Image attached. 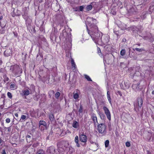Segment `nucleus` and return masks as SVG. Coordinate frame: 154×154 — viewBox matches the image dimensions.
<instances>
[{
    "mask_svg": "<svg viewBox=\"0 0 154 154\" xmlns=\"http://www.w3.org/2000/svg\"><path fill=\"white\" fill-rule=\"evenodd\" d=\"M97 50L98 51L97 52L99 55L101 54V50L98 47L97 48Z\"/></svg>",
    "mask_w": 154,
    "mask_h": 154,
    "instance_id": "603ef678",
    "label": "nucleus"
},
{
    "mask_svg": "<svg viewBox=\"0 0 154 154\" xmlns=\"http://www.w3.org/2000/svg\"><path fill=\"white\" fill-rule=\"evenodd\" d=\"M6 25V24L5 22H4V23H3L1 22V26L2 28H4Z\"/></svg>",
    "mask_w": 154,
    "mask_h": 154,
    "instance_id": "8fccbe9b",
    "label": "nucleus"
},
{
    "mask_svg": "<svg viewBox=\"0 0 154 154\" xmlns=\"http://www.w3.org/2000/svg\"><path fill=\"white\" fill-rule=\"evenodd\" d=\"M10 70H11L16 76H18L22 73L23 71L22 69L20 68L19 66L17 65L11 66Z\"/></svg>",
    "mask_w": 154,
    "mask_h": 154,
    "instance_id": "39448f33",
    "label": "nucleus"
},
{
    "mask_svg": "<svg viewBox=\"0 0 154 154\" xmlns=\"http://www.w3.org/2000/svg\"><path fill=\"white\" fill-rule=\"evenodd\" d=\"M90 142L92 144H93V143H95V144L96 145V146H97V147H98V144L96 143H94V142H93L92 141H90Z\"/></svg>",
    "mask_w": 154,
    "mask_h": 154,
    "instance_id": "e2e57ef3",
    "label": "nucleus"
},
{
    "mask_svg": "<svg viewBox=\"0 0 154 154\" xmlns=\"http://www.w3.org/2000/svg\"><path fill=\"white\" fill-rule=\"evenodd\" d=\"M49 118L51 122L55 120L54 115L53 114H50L49 115Z\"/></svg>",
    "mask_w": 154,
    "mask_h": 154,
    "instance_id": "a878e982",
    "label": "nucleus"
},
{
    "mask_svg": "<svg viewBox=\"0 0 154 154\" xmlns=\"http://www.w3.org/2000/svg\"><path fill=\"white\" fill-rule=\"evenodd\" d=\"M137 103L134 104V109L137 112L140 111V109L143 104V100L141 96L139 97L137 99Z\"/></svg>",
    "mask_w": 154,
    "mask_h": 154,
    "instance_id": "7ed1b4c3",
    "label": "nucleus"
},
{
    "mask_svg": "<svg viewBox=\"0 0 154 154\" xmlns=\"http://www.w3.org/2000/svg\"><path fill=\"white\" fill-rule=\"evenodd\" d=\"M149 41L150 42H153V41H154V38L152 37H151L149 38Z\"/></svg>",
    "mask_w": 154,
    "mask_h": 154,
    "instance_id": "13d9d810",
    "label": "nucleus"
},
{
    "mask_svg": "<svg viewBox=\"0 0 154 154\" xmlns=\"http://www.w3.org/2000/svg\"><path fill=\"white\" fill-rule=\"evenodd\" d=\"M47 124L46 122L44 121H39V129L42 131H44L46 129Z\"/></svg>",
    "mask_w": 154,
    "mask_h": 154,
    "instance_id": "6e6552de",
    "label": "nucleus"
},
{
    "mask_svg": "<svg viewBox=\"0 0 154 154\" xmlns=\"http://www.w3.org/2000/svg\"><path fill=\"white\" fill-rule=\"evenodd\" d=\"M26 138L27 142H29L31 139V136L30 135H27L26 137Z\"/></svg>",
    "mask_w": 154,
    "mask_h": 154,
    "instance_id": "c9c22d12",
    "label": "nucleus"
},
{
    "mask_svg": "<svg viewBox=\"0 0 154 154\" xmlns=\"http://www.w3.org/2000/svg\"><path fill=\"white\" fill-rule=\"evenodd\" d=\"M85 5H83L82 6H80L79 7V11H83V9H85Z\"/></svg>",
    "mask_w": 154,
    "mask_h": 154,
    "instance_id": "7c9ffc66",
    "label": "nucleus"
},
{
    "mask_svg": "<svg viewBox=\"0 0 154 154\" xmlns=\"http://www.w3.org/2000/svg\"><path fill=\"white\" fill-rule=\"evenodd\" d=\"M132 88L136 91H141L143 88V86L140 85V83L139 82L137 84H133L132 86Z\"/></svg>",
    "mask_w": 154,
    "mask_h": 154,
    "instance_id": "1a4fd4ad",
    "label": "nucleus"
},
{
    "mask_svg": "<svg viewBox=\"0 0 154 154\" xmlns=\"http://www.w3.org/2000/svg\"><path fill=\"white\" fill-rule=\"evenodd\" d=\"M125 145L126 146L128 147L130 146L131 144L129 142H127L126 143Z\"/></svg>",
    "mask_w": 154,
    "mask_h": 154,
    "instance_id": "5fc2aeb1",
    "label": "nucleus"
},
{
    "mask_svg": "<svg viewBox=\"0 0 154 154\" xmlns=\"http://www.w3.org/2000/svg\"><path fill=\"white\" fill-rule=\"evenodd\" d=\"M67 47H65L67 51H69L71 48L72 45L70 43H69L68 44H66Z\"/></svg>",
    "mask_w": 154,
    "mask_h": 154,
    "instance_id": "b1692460",
    "label": "nucleus"
},
{
    "mask_svg": "<svg viewBox=\"0 0 154 154\" xmlns=\"http://www.w3.org/2000/svg\"><path fill=\"white\" fill-rule=\"evenodd\" d=\"M41 40V44L39 43V47H44L45 46L47 47L48 45V43L46 42V39L43 36H39V39Z\"/></svg>",
    "mask_w": 154,
    "mask_h": 154,
    "instance_id": "0eeeda50",
    "label": "nucleus"
},
{
    "mask_svg": "<svg viewBox=\"0 0 154 154\" xmlns=\"http://www.w3.org/2000/svg\"><path fill=\"white\" fill-rule=\"evenodd\" d=\"M97 127L98 132L100 133L102 136L106 135V126L105 124H100L97 125Z\"/></svg>",
    "mask_w": 154,
    "mask_h": 154,
    "instance_id": "20e7f679",
    "label": "nucleus"
},
{
    "mask_svg": "<svg viewBox=\"0 0 154 154\" xmlns=\"http://www.w3.org/2000/svg\"><path fill=\"white\" fill-rule=\"evenodd\" d=\"M107 97L109 103H111V97H110V93L109 91H108L107 92Z\"/></svg>",
    "mask_w": 154,
    "mask_h": 154,
    "instance_id": "c85d7f7f",
    "label": "nucleus"
},
{
    "mask_svg": "<svg viewBox=\"0 0 154 154\" xmlns=\"http://www.w3.org/2000/svg\"><path fill=\"white\" fill-rule=\"evenodd\" d=\"M107 45H108V44H107V45H106L104 46V48L107 51H109V49H108L109 47H108Z\"/></svg>",
    "mask_w": 154,
    "mask_h": 154,
    "instance_id": "bf43d9fd",
    "label": "nucleus"
},
{
    "mask_svg": "<svg viewBox=\"0 0 154 154\" xmlns=\"http://www.w3.org/2000/svg\"><path fill=\"white\" fill-rule=\"evenodd\" d=\"M11 15L12 17H14L15 16H16V13L15 12V10L14 9V11H13V12L11 13Z\"/></svg>",
    "mask_w": 154,
    "mask_h": 154,
    "instance_id": "864d4df0",
    "label": "nucleus"
},
{
    "mask_svg": "<svg viewBox=\"0 0 154 154\" xmlns=\"http://www.w3.org/2000/svg\"><path fill=\"white\" fill-rule=\"evenodd\" d=\"M79 136L76 135L75 139V142L76 143V146L78 147H80V144L79 142H81L84 143L83 144L81 143V144L83 146H85L86 145V142L87 141L88 138L86 135L84 134L83 132L82 134L80 133L79 134Z\"/></svg>",
    "mask_w": 154,
    "mask_h": 154,
    "instance_id": "f03ea898",
    "label": "nucleus"
},
{
    "mask_svg": "<svg viewBox=\"0 0 154 154\" xmlns=\"http://www.w3.org/2000/svg\"><path fill=\"white\" fill-rule=\"evenodd\" d=\"M78 92H79V90H77L76 93H75V92L73 93V98L75 99H78L79 97Z\"/></svg>",
    "mask_w": 154,
    "mask_h": 154,
    "instance_id": "4be33fe9",
    "label": "nucleus"
},
{
    "mask_svg": "<svg viewBox=\"0 0 154 154\" xmlns=\"http://www.w3.org/2000/svg\"><path fill=\"white\" fill-rule=\"evenodd\" d=\"M23 93L24 95L27 96L29 95V91L28 89H26L23 91Z\"/></svg>",
    "mask_w": 154,
    "mask_h": 154,
    "instance_id": "bb28decb",
    "label": "nucleus"
},
{
    "mask_svg": "<svg viewBox=\"0 0 154 154\" xmlns=\"http://www.w3.org/2000/svg\"><path fill=\"white\" fill-rule=\"evenodd\" d=\"M109 140H106L105 141V147L106 148L108 146L109 144Z\"/></svg>",
    "mask_w": 154,
    "mask_h": 154,
    "instance_id": "72a5a7b5",
    "label": "nucleus"
},
{
    "mask_svg": "<svg viewBox=\"0 0 154 154\" xmlns=\"http://www.w3.org/2000/svg\"><path fill=\"white\" fill-rule=\"evenodd\" d=\"M26 21V25L27 29H31L32 28V19L30 16L28 17L26 19H24Z\"/></svg>",
    "mask_w": 154,
    "mask_h": 154,
    "instance_id": "423d86ee",
    "label": "nucleus"
},
{
    "mask_svg": "<svg viewBox=\"0 0 154 154\" xmlns=\"http://www.w3.org/2000/svg\"><path fill=\"white\" fill-rule=\"evenodd\" d=\"M4 28H2L0 30V33L1 34H4L5 33V30Z\"/></svg>",
    "mask_w": 154,
    "mask_h": 154,
    "instance_id": "a19ab883",
    "label": "nucleus"
},
{
    "mask_svg": "<svg viewBox=\"0 0 154 154\" xmlns=\"http://www.w3.org/2000/svg\"><path fill=\"white\" fill-rule=\"evenodd\" d=\"M54 91L53 90L50 91L48 93L49 97L51 98V96H54Z\"/></svg>",
    "mask_w": 154,
    "mask_h": 154,
    "instance_id": "393cba45",
    "label": "nucleus"
},
{
    "mask_svg": "<svg viewBox=\"0 0 154 154\" xmlns=\"http://www.w3.org/2000/svg\"><path fill=\"white\" fill-rule=\"evenodd\" d=\"M128 49H129V51H128V56L130 57H131L132 56H131V55H130L131 49L130 48H128Z\"/></svg>",
    "mask_w": 154,
    "mask_h": 154,
    "instance_id": "680f3d73",
    "label": "nucleus"
},
{
    "mask_svg": "<svg viewBox=\"0 0 154 154\" xmlns=\"http://www.w3.org/2000/svg\"><path fill=\"white\" fill-rule=\"evenodd\" d=\"M85 78L88 81H92V80L91 79L90 77L87 75H84Z\"/></svg>",
    "mask_w": 154,
    "mask_h": 154,
    "instance_id": "2f4dec72",
    "label": "nucleus"
},
{
    "mask_svg": "<svg viewBox=\"0 0 154 154\" xmlns=\"http://www.w3.org/2000/svg\"><path fill=\"white\" fill-rule=\"evenodd\" d=\"M116 94L117 95H119L120 96H122V94L121 92L120 91H118L116 92Z\"/></svg>",
    "mask_w": 154,
    "mask_h": 154,
    "instance_id": "3c124183",
    "label": "nucleus"
},
{
    "mask_svg": "<svg viewBox=\"0 0 154 154\" xmlns=\"http://www.w3.org/2000/svg\"><path fill=\"white\" fill-rule=\"evenodd\" d=\"M39 99H40V103H44L46 100V96L44 94L39 95Z\"/></svg>",
    "mask_w": 154,
    "mask_h": 154,
    "instance_id": "2eb2a0df",
    "label": "nucleus"
},
{
    "mask_svg": "<svg viewBox=\"0 0 154 154\" xmlns=\"http://www.w3.org/2000/svg\"><path fill=\"white\" fill-rule=\"evenodd\" d=\"M128 30L131 32H136L138 31V28L135 26H132L128 28Z\"/></svg>",
    "mask_w": 154,
    "mask_h": 154,
    "instance_id": "ddd939ff",
    "label": "nucleus"
},
{
    "mask_svg": "<svg viewBox=\"0 0 154 154\" xmlns=\"http://www.w3.org/2000/svg\"><path fill=\"white\" fill-rule=\"evenodd\" d=\"M10 119L9 118H8L6 119V122L7 123H9L10 122Z\"/></svg>",
    "mask_w": 154,
    "mask_h": 154,
    "instance_id": "052dcab7",
    "label": "nucleus"
},
{
    "mask_svg": "<svg viewBox=\"0 0 154 154\" xmlns=\"http://www.w3.org/2000/svg\"><path fill=\"white\" fill-rule=\"evenodd\" d=\"M92 8V6L91 5H88L87 6L86 8H85V10H86V11H89L91 10Z\"/></svg>",
    "mask_w": 154,
    "mask_h": 154,
    "instance_id": "5701e85b",
    "label": "nucleus"
},
{
    "mask_svg": "<svg viewBox=\"0 0 154 154\" xmlns=\"http://www.w3.org/2000/svg\"><path fill=\"white\" fill-rule=\"evenodd\" d=\"M48 152H49V154H55V148L53 146L50 147L48 150Z\"/></svg>",
    "mask_w": 154,
    "mask_h": 154,
    "instance_id": "dca6fc26",
    "label": "nucleus"
},
{
    "mask_svg": "<svg viewBox=\"0 0 154 154\" xmlns=\"http://www.w3.org/2000/svg\"><path fill=\"white\" fill-rule=\"evenodd\" d=\"M147 154H152V153L151 152H150L149 150L146 151Z\"/></svg>",
    "mask_w": 154,
    "mask_h": 154,
    "instance_id": "69168bd1",
    "label": "nucleus"
},
{
    "mask_svg": "<svg viewBox=\"0 0 154 154\" xmlns=\"http://www.w3.org/2000/svg\"><path fill=\"white\" fill-rule=\"evenodd\" d=\"M26 116L24 115H22L21 117V119L22 120H24L25 119H26Z\"/></svg>",
    "mask_w": 154,
    "mask_h": 154,
    "instance_id": "4d7b16f0",
    "label": "nucleus"
},
{
    "mask_svg": "<svg viewBox=\"0 0 154 154\" xmlns=\"http://www.w3.org/2000/svg\"><path fill=\"white\" fill-rule=\"evenodd\" d=\"M39 154H45V152L42 149H39Z\"/></svg>",
    "mask_w": 154,
    "mask_h": 154,
    "instance_id": "de8ad7c7",
    "label": "nucleus"
},
{
    "mask_svg": "<svg viewBox=\"0 0 154 154\" xmlns=\"http://www.w3.org/2000/svg\"><path fill=\"white\" fill-rule=\"evenodd\" d=\"M99 114L100 116V118L102 120H104L105 118V116L103 113L101 112H99Z\"/></svg>",
    "mask_w": 154,
    "mask_h": 154,
    "instance_id": "cd10ccee",
    "label": "nucleus"
},
{
    "mask_svg": "<svg viewBox=\"0 0 154 154\" xmlns=\"http://www.w3.org/2000/svg\"><path fill=\"white\" fill-rule=\"evenodd\" d=\"M13 33L14 34V36L15 37H17V33H15V32H13Z\"/></svg>",
    "mask_w": 154,
    "mask_h": 154,
    "instance_id": "338daca9",
    "label": "nucleus"
},
{
    "mask_svg": "<svg viewBox=\"0 0 154 154\" xmlns=\"http://www.w3.org/2000/svg\"><path fill=\"white\" fill-rule=\"evenodd\" d=\"M103 109L104 111V112L106 114L107 118L110 121L111 119V114L109 109L106 106H103Z\"/></svg>",
    "mask_w": 154,
    "mask_h": 154,
    "instance_id": "9d476101",
    "label": "nucleus"
},
{
    "mask_svg": "<svg viewBox=\"0 0 154 154\" xmlns=\"http://www.w3.org/2000/svg\"><path fill=\"white\" fill-rule=\"evenodd\" d=\"M28 11L27 10V8L25 7L23 8L22 13V16L24 19H26L27 17H29L28 15Z\"/></svg>",
    "mask_w": 154,
    "mask_h": 154,
    "instance_id": "9b49d317",
    "label": "nucleus"
},
{
    "mask_svg": "<svg viewBox=\"0 0 154 154\" xmlns=\"http://www.w3.org/2000/svg\"><path fill=\"white\" fill-rule=\"evenodd\" d=\"M88 24L89 29L86 25L87 31L94 42L102 45L108 44L109 36L108 35H103L102 33L99 31L97 26L94 23H89Z\"/></svg>",
    "mask_w": 154,
    "mask_h": 154,
    "instance_id": "f257e3e1",
    "label": "nucleus"
},
{
    "mask_svg": "<svg viewBox=\"0 0 154 154\" xmlns=\"http://www.w3.org/2000/svg\"><path fill=\"white\" fill-rule=\"evenodd\" d=\"M2 154H6V153L5 151V149H3L2 150Z\"/></svg>",
    "mask_w": 154,
    "mask_h": 154,
    "instance_id": "0e129e2a",
    "label": "nucleus"
},
{
    "mask_svg": "<svg viewBox=\"0 0 154 154\" xmlns=\"http://www.w3.org/2000/svg\"><path fill=\"white\" fill-rule=\"evenodd\" d=\"M125 53V49H123L121 50V51H120V54L122 56H123L124 55Z\"/></svg>",
    "mask_w": 154,
    "mask_h": 154,
    "instance_id": "e433bc0d",
    "label": "nucleus"
},
{
    "mask_svg": "<svg viewBox=\"0 0 154 154\" xmlns=\"http://www.w3.org/2000/svg\"><path fill=\"white\" fill-rule=\"evenodd\" d=\"M62 147L65 150L68 147L69 142L67 141H62L61 142Z\"/></svg>",
    "mask_w": 154,
    "mask_h": 154,
    "instance_id": "f8f14e48",
    "label": "nucleus"
},
{
    "mask_svg": "<svg viewBox=\"0 0 154 154\" xmlns=\"http://www.w3.org/2000/svg\"><path fill=\"white\" fill-rule=\"evenodd\" d=\"M40 31H41V32H43L44 33L45 32V29L43 25H42L40 27Z\"/></svg>",
    "mask_w": 154,
    "mask_h": 154,
    "instance_id": "58836bf2",
    "label": "nucleus"
},
{
    "mask_svg": "<svg viewBox=\"0 0 154 154\" xmlns=\"http://www.w3.org/2000/svg\"><path fill=\"white\" fill-rule=\"evenodd\" d=\"M15 85L14 84H12L10 85V88L11 89H14L15 88Z\"/></svg>",
    "mask_w": 154,
    "mask_h": 154,
    "instance_id": "6e6d98bb",
    "label": "nucleus"
},
{
    "mask_svg": "<svg viewBox=\"0 0 154 154\" xmlns=\"http://www.w3.org/2000/svg\"><path fill=\"white\" fill-rule=\"evenodd\" d=\"M41 77V76L39 75V80H42L43 82H44L46 80V77H45L44 76L43 77L44 79L42 80V79Z\"/></svg>",
    "mask_w": 154,
    "mask_h": 154,
    "instance_id": "49530a36",
    "label": "nucleus"
},
{
    "mask_svg": "<svg viewBox=\"0 0 154 154\" xmlns=\"http://www.w3.org/2000/svg\"><path fill=\"white\" fill-rule=\"evenodd\" d=\"M3 78L4 79V81L5 82H6L8 81L9 78L7 77L6 74H4L3 75Z\"/></svg>",
    "mask_w": 154,
    "mask_h": 154,
    "instance_id": "473e14b6",
    "label": "nucleus"
},
{
    "mask_svg": "<svg viewBox=\"0 0 154 154\" xmlns=\"http://www.w3.org/2000/svg\"><path fill=\"white\" fill-rule=\"evenodd\" d=\"M3 140L0 138V145H2V143Z\"/></svg>",
    "mask_w": 154,
    "mask_h": 154,
    "instance_id": "774afa93",
    "label": "nucleus"
},
{
    "mask_svg": "<svg viewBox=\"0 0 154 154\" xmlns=\"http://www.w3.org/2000/svg\"><path fill=\"white\" fill-rule=\"evenodd\" d=\"M124 85L123 86L122 88L123 89L125 90L128 89L130 86V83L128 81H127L124 82Z\"/></svg>",
    "mask_w": 154,
    "mask_h": 154,
    "instance_id": "4468645a",
    "label": "nucleus"
},
{
    "mask_svg": "<svg viewBox=\"0 0 154 154\" xmlns=\"http://www.w3.org/2000/svg\"><path fill=\"white\" fill-rule=\"evenodd\" d=\"M128 12L130 15H132L136 14V11L134 8H132L129 9L128 11Z\"/></svg>",
    "mask_w": 154,
    "mask_h": 154,
    "instance_id": "a211bd4d",
    "label": "nucleus"
},
{
    "mask_svg": "<svg viewBox=\"0 0 154 154\" xmlns=\"http://www.w3.org/2000/svg\"><path fill=\"white\" fill-rule=\"evenodd\" d=\"M72 127L75 128H77L79 126V123L75 120H74L72 124Z\"/></svg>",
    "mask_w": 154,
    "mask_h": 154,
    "instance_id": "6ab92c4d",
    "label": "nucleus"
},
{
    "mask_svg": "<svg viewBox=\"0 0 154 154\" xmlns=\"http://www.w3.org/2000/svg\"><path fill=\"white\" fill-rule=\"evenodd\" d=\"M7 95L8 97L10 98L11 99L12 97V96L11 93L10 92H8L7 93Z\"/></svg>",
    "mask_w": 154,
    "mask_h": 154,
    "instance_id": "a18cd8bd",
    "label": "nucleus"
},
{
    "mask_svg": "<svg viewBox=\"0 0 154 154\" xmlns=\"http://www.w3.org/2000/svg\"><path fill=\"white\" fill-rule=\"evenodd\" d=\"M114 33L117 35V36H118L120 34L119 33V31H116L115 29L114 30Z\"/></svg>",
    "mask_w": 154,
    "mask_h": 154,
    "instance_id": "ea45409f",
    "label": "nucleus"
},
{
    "mask_svg": "<svg viewBox=\"0 0 154 154\" xmlns=\"http://www.w3.org/2000/svg\"><path fill=\"white\" fill-rule=\"evenodd\" d=\"M71 65H72V68L73 70H74L76 67V65L75 63L74 60L73 59H72L71 60Z\"/></svg>",
    "mask_w": 154,
    "mask_h": 154,
    "instance_id": "412c9836",
    "label": "nucleus"
},
{
    "mask_svg": "<svg viewBox=\"0 0 154 154\" xmlns=\"http://www.w3.org/2000/svg\"><path fill=\"white\" fill-rule=\"evenodd\" d=\"M133 50L134 51L135 50L139 52H142V51H145V49L143 48H136L135 49H133Z\"/></svg>",
    "mask_w": 154,
    "mask_h": 154,
    "instance_id": "c756f323",
    "label": "nucleus"
},
{
    "mask_svg": "<svg viewBox=\"0 0 154 154\" xmlns=\"http://www.w3.org/2000/svg\"><path fill=\"white\" fill-rule=\"evenodd\" d=\"M16 11V12L15 13L16 16H19L21 13L20 11L17 9Z\"/></svg>",
    "mask_w": 154,
    "mask_h": 154,
    "instance_id": "c03bdc74",
    "label": "nucleus"
},
{
    "mask_svg": "<svg viewBox=\"0 0 154 154\" xmlns=\"http://www.w3.org/2000/svg\"><path fill=\"white\" fill-rule=\"evenodd\" d=\"M140 17L143 20L145 19L146 17V14L145 13H143L141 16Z\"/></svg>",
    "mask_w": 154,
    "mask_h": 154,
    "instance_id": "79ce46f5",
    "label": "nucleus"
},
{
    "mask_svg": "<svg viewBox=\"0 0 154 154\" xmlns=\"http://www.w3.org/2000/svg\"><path fill=\"white\" fill-rule=\"evenodd\" d=\"M8 51L9 50H7L6 51H5L4 52V54L6 56H8L10 55V53H9L7 54V53L8 52Z\"/></svg>",
    "mask_w": 154,
    "mask_h": 154,
    "instance_id": "37998d69",
    "label": "nucleus"
},
{
    "mask_svg": "<svg viewBox=\"0 0 154 154\" xmlns=\"http://www.w3.org/2000/svg\"><path fill=\"white\" fill-rule=\"evenodd\" d=\"M91 118L93 120L94 125H95L96 123L98 124L97 117L95 114H93L92 115Z\"/></svg>",
    "mask_w": 154,
    "mask_h": 154,
    "instance_id": "f3484780",
    "label": "nucleus"
},
{
    "mask_svg": "<svg viewBox=\"0 0 154 154\" xmlns=\"http://www.w3.org/2000/svg\"><path fill=\"white\" fill-rule=\"evenodd\" d=\"M60 95V93L59 92H57L55 94V97L56 99H58Z\"/></svg>",
    "mask_w": 154,
    "mask_h": 154,
    "instance_id": "4c0bfd02",
    "label": "nucleus"
},
{
    "mask_svg": "<svg viewBox=\"0 0 154 154\" xmlns=\"http://www.w3.org/2000/svg\"><path fill=\"white\" fill-rule=\"evenodd\" d=\"M79 8L78 6L73 8L74 11H79Z\"/></svg>",
    "mask_w": 154,
    "mask_h": 154,
    "instance_id": "09e8293b",
    "label": "nucleus"
},
{
    "mask_svg": "<svg viewBox=\"0 0 154 154\" xmlns=\"http://www.w3.org/2000/svg\"><path fill=\"white\" fill-rule=\"evenodd\" d=\"M150 134L151 135L149 134V136H150V137H147L146 138V139L149 141H150L152 139L151 141L153 142H154V134Z\"/></svg>",
    "mask_w": 154,
    "mask_h": 154,
    "instance_id": "aec40b11",
    "label": "nucleus"
},
{
    "mask_svg": "<svg viewBox=\"0 0 154 154\" xmlns=\"http://www.w3.org/2000/svg\"><path fill=\"white\" fill-rule=\"evenodd\" d=\"M83 111V108L82 106L81 105H80V106L79 109V110L78 112L80 113H82V112Z\"/></svg>",
    "mask_w": 154,
    "mask_h": 154,
    "instance_id": "f704fd0d",
    "label": "nucleus"
}]
</instances>
